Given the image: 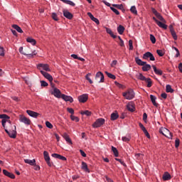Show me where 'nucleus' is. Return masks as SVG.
Listing matches in <instances>:
<instances>
[{"label": "nucleus", "mask_w": 182, "mask_h": 182, "mask_svg": "<svg viewBox=\"0 0 182 182\" xmlns=\"http://www.w3.org/2000/svg\"><path fill=\"white\" fill-rule=\"evenodd\" d=\"M20 53H21V55H25L26 56H28V58H33V56H35V55H36V51H33L32 53H29V52H23V47H20L18 49Z\"/></svg>", "instance_id": "20e7f679"}, {"label": "nucleus", "mask_w": 182, "mask_h": 182, "mask_svg": "<svg viewBox=\"0 0 182 182\" xmlns=\"http://www.w3.org/2000/svg\"><path fill=\"white\" fill-rule=\"evenodd\" d=\"M135 62L139 66H144L146 63H147L146 62L141 60L139 57L135 58Z\"/></svg>", "instance_id": "6ab92c4d"}, {"label": "nucleus", "mask_w": 182, "mask_h": 182, "mask_svg": "<svg viewBox=\"0 0 182 182\" xmlns=\"http://www.w3.org/2000/svg\"><path fill=\"white\" fill-rule=\"evenodd\" d=\"M164 132H160V133H161V134H163L164 136H165V137H167L168 139H173V133L170 132V131H168V129H164Z\"/></svg>", "instance_id": "ddd939ff"}, {"label": "nucleus", "mask_w": 182, "mask_h": 182, "mask_svg": "<svg viewBox=\"0 0 182 182\" xmlns=\"http://www.w3.org/2000/svg\"><path fill=\"white\" fill-rule=\"evenodd\" d=\"M51 95H53L55 97H58V99H60L62 97V92H60V90L54 87Z\"/></svg>", "instance_id": "1a4fd4ad"}, {"label": "nucleus", "mask_w": 182, "mask_h": 182, "mask_svg": "<svg viewBox=\"0 0 182 182\" xmlns=\"http://www.w3.org/2000/svg\"><path fill=\"white\" fill-rule=\"evenodd\" d=\"M19 120L21 123H24V124H26L27 126H29L31 123V119L23 115H20Z\"/></svg>", "instance_id": "6e6552de"}, {"label": "nucleus", "mask_w": 182, "mask_h": 182, "mask_svg": "<svg viewBox=\"0 0 182 182\" xmlns=\"http://www.w3.org/2000/svg\"><path fill=\"white\" fill-rule=\"evenodd\" d=\"M43 156H44V159L46 161L48 166H49V167H52V163L50 162V157L49 156V153L45 151L43 152Z\"/></svg>", "instance_id": "9d476101"}, {"label": "nucleus", "mask_w": 182, "mask_h": 182, "mask_svg": "<svg viewBox=\"0 0 182 182\" xmlns=\"http://www.w3.org/2000/svg\"><path fill=\"white\" fill-rule=\"evenodd\" d=\"M114 8H117V9H123V4H112Z\"/></svg>", "instance_id": "37998d69"}, {"label": "nucleus", "mask_w": 182, "mask_h": 182, "mask_svg": "<svg viewBox=\"0 0 182 182\" xmlns=\"http://www.w3.org/2000/svg\"><path fill=\"white\" fill-rule=\"evenodd\" d=\"M150 41L152 43H156V37H154L153 34L150 35Z\"/></svg>", "instance_id": "8fccbe9b"}, {"label": "nucleus", "mask_w": 182, "mask_h": 182, "mask_svg": "<svg viewBox=\"0 0 182 182\" xmlns=\"http://www.w3.org/2000/svg\"><path fill=\"white\" fill-rule=\"evenodd\" d=\"M41 68H42L43 70H46V72H50V68H49V65L48 64H38V69H39V70H41Z\"/></svg>", "instance_id": "f8f14e48"}, {"label": "nucleus", "mask_w": 182, "mask_h": 182, "mask_svg": "<svg viewBox=\"0 0 182 182\" xmlns=\"http://www.w3.org/2000/svg\"><path fill=\"white\" fill-rule=\"evenodd\" d=\"M52 157H54V159H60V154H53L52 155Z\"/></svg>", "instance_id": "0e129e2a"}, {"label": "nucleus", "mask_w": 182, "mask_h": 182, "mask_svg": "<svg viewBox=\"0 0 182 182\" xmlns=\"http://www.w3.org/2000/svg\"><path fill=\"white\" fill-rule=\"evenodd\" d=\"M105 74L107 75V76H108L109 77V79H113L114 80L116 79V75L105 71Z\"/></svg>", "instance_id": "58836bf2"}, {"label": "nucleus", "mask_w": 182, "mask_h": 182, "mask_svg": "<svg viewBox=\"0 0 182 182\" xmlns=\"http://www.w3.org/2000/svg\"><path fill=\"white\" fill-rule=\"evenodd\" d=\"M63 139L67 141V143H69L70 144H73L72 139H70V137H69V135L68 134L65 133L63 135Z\"/></svg>", "instance_id": "b1692460"}, {"label": "nucleus", "mask_w": 182, "mask_h": 182, "mask_svg": "<svg viewBox=\"0 0 182 182\" xmlns=\"http://www.w3.org/2000/svg\"><path fill=\"white\" fill-rule=\"evenodd\" d=\"M144 81L146 82V83H147V87H151V86L153 85V82L151 81V79L149 77L145 78V80Z\"/></svg>", "instance_id": "7c9ffc66"}, {"label": "nucleus", "mask_w": 182, "mask_h": 182, "mask_svg": "<svg viewBox=\"0 0 182 182\" xmlns=\"http://www.w3.org/2000/svg\"><path fill=\"white\" fill-rule=\"evenodd\" d=\"M24 162L26 163V164H30V166H35V164L36 163V160L24 159Z\"/></svg>", "instance_id": "393cba45"}, {"label": "nucleus", "mask_w": 182, "mask_h": 182, "mask_svg": "<svg viewBox=\"0 0 182 182\" xmlns=\"http://www.w3.org/2000/svg\"><path fill=\"white\" fill-rule=\"evenodd\" d=\"M171 33L174 41H177V34L176 33V31H171Z\"/></svg>", "instance_id": "3c124183"}, {"label": "nucleus", "mask_w": 182, "mask_h": 182, "mask_svg": "<svg viewBox=\"0 0 182 182\" xmlns=\"http://www.w3.org/2000/svg\"><path fill=\"white\" fill-rule=\"evenodd\" d=\"M110 9L114 12L116 15H120V12L118 11L117 9H116L114 7H110Z\"/></svg>", "instance_id": "864d4df0"}, {"label": "nucleus", "mask_w": 182, "mask_h": 182, "mask_svg": "<svg viewBox=\"0 0 182 182\" xmlns=\"http://www.w3.org/2000/svg\"><path fill=\"white\" fill-rule=\"evenodd\" d=\"M143 154H135V157L136 159H137L138 160H141V159H143Z\"/></svg>", "instance_id": "49530a36"}, {"label": "nucleus", "mask_w": 182, "mask_h": 182, "mask_svg": "<svg viewBox=\"0 0 182 182\" xmlns=\"http://www.w3.org/2000/svg\"><path fill=\"white\" fill-rule=\"evenodd\" d=\"M150 69H151V65H150V64H147L146 63L144 65H143L142 67V70L144 72H149V70H150Z\"/></svg>", "instance_id": "cd10ccee"}, {"label": "nucleus", "mask_w": 182, "mask_h": 182, "mask_svg": "<svg viewBox=\"0 0 182 182\" xmlns=\"http://www.w3.org/2000/svg\"><path fill=\"white\" fill-rule=\"evenodd\" d=\"M0 119H3L1 120V124H2V126L5 130V124H6V122L9 124H11V120H9V119H11V117H9V116H8L7 114H0Z\"/></svg>", "instance_id": "f03ea898"}, {"label": "nucleus", "mask_w": 182, "mask_h": 182, "mask_svg": "<svg viewBox=\"0 0 182 182\" xmlns=\"http://www.w3.org/2000/svg\"><path fill=\"white\" fill-rule=\"evenodd\" d=\"M139 126L142 132H146V130H147L146 129V127H144V125H143V124H141V122H139Z\"/></svg>", "instance_id": "4d7b16f0"}, {"label": "nucleus", "mask_w": 182, "mask_h": 182, "mask_svg": "<svg viewBox=\"0 0 182 182\" xmlns=\"http://www.w3.org/2000/svg\"><path fill=\"white\" fill-rule=\"evenodd\" d=\"M3 173L4 174V176H6V177H9V178H15V175L6 171V169L3 170Z\"/></svg>", "instance_id": "a211bd4d"}, {"label": "nucleus", "mask_w": 182, "mask_h": 182, "mask_svg": "<svg viewBox=\"0 0 182 182\" xmlns=\"http://www.w3.org/2000/svg\"><path fill=\"white\" fill-rule=\"evenodd\" d=\"M61 98L65 100V102H70V103H73V98L70 96L66 95H61Z\"/></svg>", "instance_id": "dca6fc26"}, {"label": "nucleus", "mask_w": 182, "mask_h": 182, "mask_svg": "<svg viewBox=\"0 0 182 182\" xmlns=\"http://www.w3.org/2000/svg\"><path fill=\"white\" fill-rule=\"evenodd\" d=\"M152 68H153L154 72V73H156V75H159V76H161V75H163V71L161 70L157 69L156 65H152Z\"/></svg>", "instance_id": "412c9836"}, {"label": "nucleus", "mask_w": 182, "mask_h": 182, "mask_svg": "<svg viewBox=\"0 0 182 182\" xmlns=\"http://www.w3.org/2000/svg\"><path fill=\"white\" fill-rule=\"evenodd\" d=\"M117 32L119 33V35H123V33L124 32V27L122 25H119L117 27Z\"/></svg>", "instance_id": "2f4dec72"}, {"label": "nucleus", "mask_w": 182, "mask_h": 182, "mask_svg": "<svg viewBox=\"0 0 182 182\" xmlns=\"http://www.w3.org/2000/svg\"><path fill=\"white\" fill-rule=\"evenodd\" d=\"M34 166V170H36V171H39L41 170V166L36 165V163L35 164V165H33Z\"/></svg>", "instance_id": "052dcab7"}, {"label": "nucleus", "mask_w": 182, "mask_h": 182, "mask_svg": "<svg viewBox=\"0 0 182 182\" xmlns=\"http://www.w3.org/2000/svg\"><path fill=\"white\" fill-rule=\"evenodd\" d=\"M70 119L71 120H73V122H79V117H75L74 115H71Z\"/></svg>", "instance_id": "79ce46f5"}, {"label": "nucleus", "mask_w": 182, "mask_h": 182, "mask_svg": "<svg viewBox=\"0 0 182 182\" xmlns=\"http://www.w3.org/2000/svg\"><path fill=\"white\" fill-rule=\"evenodd\" d=\"M115 160L117 161H119L120 163V164H122V166H124V167H126L127 165H126V163H124V161H123V160L120 159H117L116 158Z\"/></svg>", "instance_id": "a18cd8bd"}, {"label": "nucleus", "mask_w": 182, "mask_h": 182, "mask_svg": "<svg viewBox=\"0 0 182 182\" xmlns=\"http://www.w3.org/2000/svg\"><path fill=\"white\" fill-rule=\"evenodd\" d=\"M14 129L10 131L6 129H4L11 139H16V126H14Z\"/></svg>", "instance_id": "7ed1b4c3"}, {"label": "nucleus", "mask_w": 182, "mask_h": 182, "mask_svg": "<svg viewBox=\"0 0 182 182\" xmlns=\"http://www.w3.org/2000/svg\"><path fill=\"white\" fill-rule=\"evenodd\" d=\"M87 16H89V18H90L91 21H92L95 18V16H93V14H92V13L90 12L87 13Z\"/></svg>", "instance_id": "338daca9"}, {"label": "nucleus", "mask_w": 182, "mask_h": 182, "mask_svg": "<svg viewBox=\"0 0 182 182\" xmlns=\"http://www.w3.org/2000/svg\"><path fill=\"white\" fill-rule=\"evenodd\" d=\"M178 146H180V139L178 138H177L175 140V147L177 149V147H178Z\"/></svg>", "instance_id": "5fc2aeb1"}, {"label": "nucleus", "mask_w": 182, "mask_h": 182, "mask_svg": "<svg viewBox=\"0 0 182 182\" xmlns=\"http://www.w3.org/2000/svg\"><path fill=\"white\" fill-rule=\"evenodd\" d=\"M166 91L167 93H173L174 92V90L171 88V85H167L166 87Z\"/></svg>", "instance_id": "f704fd0d"}, {"label": "nucleus", "mask_w": 182, "mask_h": 182, "mask_svg": "<svg viewBox=\"0 0 182 182\" xmlns=\"http://www.w3.org/2000/svg\"><path fill=\"white\" fill-rule=\"evenodd\" d=\"M103 124H105V119L99 118L94 122L92 126L93 127H100V126H103Z\"/></svg>", "instance_id": "423d86ee"}, {"label": "nucleus", "mask_w": 182, "mask_h": 182, "mask_svg": "<svg viewBox=\"0 0 182 182\" xmlns=\"http://www.w3.org/2000/svg\"><path fill=\"white\" fill-rule=\"evenodd\" d=\"M63 16L65 18H67V19H73V14H72L68 10H63Z\"/></svg>", "instance_id": "f3484780"}, {"label": "nucleus", "mask_w": 182, "mask_h": 182, "mask_svg": "<svg viewBox=\"0 0 182 182\" xmlns=\"http://www.w3.org/2000/svg\"><path fill=\"white\" fill-rule=\"evenodd\" d=\"M122 96H124L127 100H132V99H134V91H133L132 89H129L125 92H123Z\"/></svg>", "instance_id": "f257e3e1"}, {"label": "nucleus", "mask_w": 182, "mask_h": 182, "mask_svg": "<svg viewBox=\"0 0 182 182\" xmlns=\"http://www.w3.org/2000/svg\"><path fill=\"white\" fill-rule=\"evenodd\" d=\"M129 50H133V41H129Z\"/></svg>", "instance_id": "6e6d98bb"}, {"label": "nucleus", "mask_w": 182, "mask_h": 182, "mask_svg": "<svg viewBox=\"0 0 182 182\" xmlns=\"http://www.w3.org/2000/svg\"><path fill=\"white\" fill-rule=\"evenodd\" d=\"M12 28H14V29L17 31V32H18V33H23V31H22V28H21V27H19V26H18L16 24H14L12 26Z\"/></svg>", "instance_id": "c85d7f7f"}, {"label": "nucleus", "mask_w": 182, "mask_h": 182, "mask_svg": "<svg viewBox=\"0 0 182 182\" xmlns=\"http://www.w3.org/2000/svg\"><path fill=\"white\" fill-rule=\"evenodd\" d=\"M87 99H89V96L87 94H83L78 97V100L80 103H85V102H87Z\"/></svg>", "instance_id": "4468645a"}, {"label": "nucleus", "mask_w": 182, "mask_h": 182, "mask_svg": "<svg viewBox=\"0 0 182 182\" xmlns=\"http://www.w3.org/2000/svg\"><path fill=\"white\" fill-rule=\"evenodd\" d=\"M130 11L132 14H134V15H137V9H136L135 6H132L130 9Z\"/></svg>", "instance_id": "ea45409f"}, {"label": "nucleus", "mask_w": 182, "mask_h": 182, "mask_svg": "<svg viewBox=\"0 0 182 182\" xmlns=\"http://www.w3.org/2000/svg\"><path fill=\"white\" fill-rule=\"evenodd\" d=\"M46 127H48V129H53V125H52L51 123L49 122V121H46Z\"/></svg>", "instance_id": "c03bdc74"}, {"label": "nucleus", "mask_w": 182, "mask_h": 182, "mask_svg": "<svg viewBox=\"0 0 182 182\" xmlns=\"http://www.w3.org/2000/svg\"><path fill=\"white\" fill-rule=\"evenodd\" d=\"M68 113H70L71 114H74L75 110L73 108H68L67 109Z\"/></svg>", "instance_id": "69168bd1"}, {"label": "nucleus", "mask_w": 182, "mask_h": 182, "mask_svg": "<svg viewBox=\"0 0 182 182\" xmlns=\"http://www.w3.org/2000/svg\"><path fill=\"white\" fill-rule=\"evenodd\" d=\"M81 168L82 170H84V171H87V173H90L89 168H87V164H86L85 161L82 162Z\"/></svg>", "instance_id": "5701e85b"}, {"label": "nucleus", "mask_w": 182, "mask_h": 182, "mask_svg": "<svg viewBox=\"0 0 182 182\" xmlns=\"http://www.w3.org/2000/svg\"><path fill=\"white\" fill-rule=\"evenodd\" d=\"M41 86H43V87H46V86L48 85V82H46V81H43V80H41Z\"/></svg>", "instance_id": "13d9d810"}, {"label": "nucleus", "mask_w": 182, "mask_h": 182, "mask_svg": "<svg viewBox=\"0 0 182 182\" xmlns=\"http://www.w3.org/2000/svg\"><path fill=\"white\" fill-rule=\"evenodd\" d=\"M122 141H125V142H129V141H130V138H129V137H127V136H122Z\"/></svg>", "instance_id": "bf43d9fd"}, {"label": "nucleus", "mask_w": 182, "mask_h": 182, "mask_svg": "<svg viewBox=\"0 0 182 182\" xmlns=\"http://www.w3.org/2000/svg\"><path fill=\"white\" fill-rule=\"evenodd\" d=\"M63 2L67 5H70L71 6H75L76 5L73 1L70 0H64Z\"/></svg>", "instance_id": "e433bc0d"}, {"label": "nucleus", "mask_w": 182, "mask_h": 182, "mask_svg": "<svg viewBox=\"0 0 182 182\" xmlns=\"http://www.w3.org/2000/svg\"><path fill=\"white\" fill-rule=\"evenodd\" d=\"M27 42H28L29 43H31V45H36V41L32 38H27Z\"/></svg>", "instance_id": "4c0bfd02"}, {"label": "nucleus", "mask_w": 182, "mask_h": 182, "mask_svg": "<svg viewBox=\"0 0 182 182\" xmlns=\"http://www.w3.org/2000/svg\"><path fill=\"white\" fill-rule=\"evenodd\" d=\"M41 75H43V76H44V77H46V79H48V80H49V82H50V83H52L53 80V77H52V75H50L49 73H46L44 70H40Z\"/></svg>", "instance_id": "9b49d317"}, {"label": "nucleus", "mask_w": 182, "mask_h": 182, "mask_svg": "<svg viewBox=\"0 0 182 182\" xmlns=\"http://www.w3.org/2000/svg\"><path fill=\"white\" fill-rule=\"evenodd\" d=\"M81 114H85V116H92V112L89 110L82 111Z\"/></svg>", "instance_id": "a19ab883"}, {"label": "nucleus", "mask_w": 182, "mask_h": 182, "mask_svg": "<svg viewBox=\"0 0 182 182\" xmlns=\"http://www.w3.org/2000/svg\"><path fill=\"white\" fill-rule=\"evenodd\" d=\"M156 25H158L159 28H162V29H167V25L164 24L163 22L157 21Z\"/></svg>", "instance_id": "72a5a7b5"}, {"label": "nucleus", "mask_w": 182, "mask_h": 182, "mask_svg": "<svg viewBox=\"0 0 182 182\" xmlns=\"http://www.w3.org/2000/svg\"><path fill=\"white\" fill-rule=\"evenodd\" d=\"M127 110H129V112H134V104H133V102H129L127 105Z\"/></svg>", "instance_id": "aec40b11"}, {"label": "nucleus", "mask_w": 182, "mask_h": 182, "mask_svg": "<svg viewBox=\"0 0 182 182\" xmlns=\"http://www.w3.org/2000/svg\"><path fill=\"white\" fill-rule=\"evenodd\" d=\"M136 79H139V80H142V81L146 80V77H144V75H143V74L140 73H138L136 74Z\"/></svg>", "instance_id": "a878e982"}, {"label": "nucleus", "mask_w": 182, "mask_h": 182, "mask_svg": "<svg viewBox=\"0 0 182 182\" xmlns=\"http://www.w3.org/2000/svg\"><path fill=\"white\" fill-rule=\"evenodd\" d=\"M143 59H144L145 60H147V59L149 58V60H152L154 61L156 60V58H154V55L150 53V52H146L143 55Z\"/></svg>", "instance_id": "39448f33"}, {"label": "nucleus", "mask_w": 182, "mask_h": 182, "mask_svg": "<svg viewBox=\"0 0 182 182\" xmlns=\"http://www.w3.org/2000/svg\"><path fill=\"white\" fill-rule=\"evenodd\" d=\"M0 56H5V53H4L3 47H0Z\"/></svg>", "instance_id": "e2e57ef3"}, {"label": "nucleus", "mask_w": 182, "mask_h": 182, "mask_svg": "<svg viewBox=\"0 0 182 182\" xmlns=\"http://www.w3.org/2000/svg\"><path fill=\"white\" fill-rule=\"evenodd\" d=\"M112 151L114 153L115 157H119V151L114 146H112Z\"/></svg>", "instance_id": "c9c22d12"}, {"label": "nucleus", "mask_w": 182, "mask_h": 182, "mask_svg": "<svg viewBox=\"0 0 182 182\" xmlns=\"http://www.w3.org/2000/svg\"><path fill=\"white\" fill-rule=\"evenodd\" d=\"M150 99H151V102H152V104L154 105V106H156L157 107L158 106V104L156 103V99H157L156 97V96L153 95H150Z\"/></svg>", "instance_id": "473e14b6"}, {"label": "nucleus", "mask_w": 182, "mask_h": 182, "mask_svg": "<svg viewBox=\"0 0 182 182\" xmlns=\"http://www.w3.org/2000/svg\"><path fill=\"white\" fill-rule=\"evenodd\" d=\"M156 18H158V19H159V21H161V22H166V20L164 19V18H163V16H161V15H160V14L156 16Z\"/></svg>", "instance_id": "603ef678"}, {"label": "nucleus", "mask_w": 182, "mask_h": 182, "mask_svg": "<svg viewBox=\"0 0 182 182\" xmlns=\"http://www.w3.org/2000/svg\"><path fill=\"white\" fill-rule=\"evenodd\" d=\"M95 79L98 81L99 83H102L105 82V75L102 72L97 73L95 75Z\"/></svg>", "instance_id": "0eeeda50"}, {"label": "nucleus", "mask_w": 182, "mask_h": 182, "mask_svg": "<svg viewBox=\"0 0 182 182\" xmlns=\"http://www.w3.org/2000/svg\"><path fill=\"white\" fill-rule=\"evenodd\" d=\"M26 113L28 114V116H31V117H33L34 119H36L38 116H40L41 114L40 113L29 109L26 110Z\"/></svg>", "instance_id": "2eb2a0df"}, {"label": "nucleus", "mask_w": 182, "mask_h": 182, "mask_svg": "<svg viewBox=\"0 0 182 182\" xmlns=\"http://www.w3.org/2000/svg\"><path fill=\"white\" fill-rule=\"evenodd\" d=\"M89 75H90V74H87L86 75V79H87V80H88V82L90 83V85H92V83H93V81L92 80V79H90V77H89Z\"/></svg>", "instance_id": "680f3d73"}, {"label": "nucleus", "mask_w": 182, "mask_h": 182, "mask_svg": "<svg viewBox=\"0 0 182 182\" xmlns=\"http://www.w3.org/2000/svg\"><path fill=\"white\" fill-rule=\"evenodd\" d=\"M119 119V114L115 111L114 112L111 114V120H117Z\"/></svg>", "instance_id": "c756f323"}, {"label": "nucleus", "mask_w": 182, "mask_h": 182, "mask_svg": "<svg viewBox=\"0 0 182 182\" xmlns=\"http://www.w3.org/2000/svg\"><path fill=\"white\" fill-rule=\"evenodd\" d=\"M156 53L159 55V56H164V51L162 50H157Z\"/></svg>", "instance_id": "de8ad7c7"}, {"label": "nucleus", "mask_w": 182, "mask_h": 182, "mask_svg": "<svg viewBox=\"0 0 182 182\" xmlns=\"http://www.w3.org/2000/svg\"><path fill=\"white\" fill-rule=\"evenodd\" d=\"M106 32L107 33H108L109 35H110V36L112 38H113V39H116L117 38V35H114L113 34V31H112V29L110 28H106Z\"/></svg>", "instance_id": "bb28decb"}, {"label": "nucleus", "mask_w": 182, "mask_h": 182, "mask_svg": "<svg viewBox=\"0 0 182 182\" xmlns=\"http://www.w3.org/2000/svg\"><path fill=\"white\" fill-rule=\"evenodd\" d=\"M163 180H164V181L171 180V175H170L168 172H165L164 174L163 175Z\"/></svg>", "instance_id": "4be33fe9"}, {"label": "nucleus", "mask_w": 182, "mask_h": 182, "mask_svg": "<svg viewBox=\"0 0 182 182\" xmlns=\"http://www.w3.org/2000/svg\"><path fill=\"white\" fill-rule=\"evenodd\" d=\"M52 18L54 21H59V18H58V14H56V13L52 14Z\"/></svg>", "instance_id": "09e8293b"}, {"label": "nucleus", "mask_w": 182, "mask_h": 182, "mask_svg": "<svg viewBox=\"0 0 182 182\" xmlns=\"http://www.w3.org/2000/svg\"><path fill=\"white\" fill-rule=\"evenodd\" d=\"M178 70H179V72H181V73H182V63H179Z\"/></svg>", "instance_id": "774afa93"}]
</instances>
